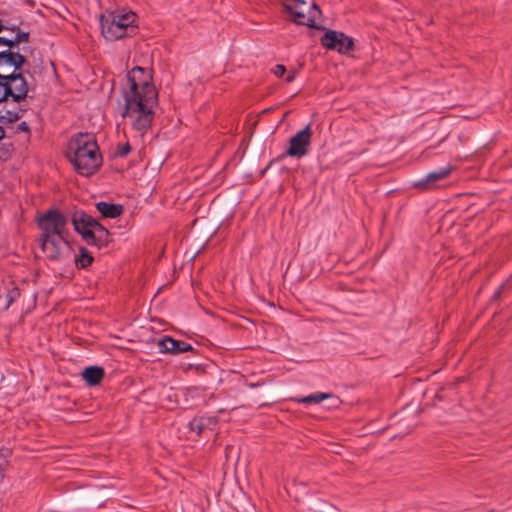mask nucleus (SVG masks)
Returning <instances> with one entry per match:
<instances>
[{
    "mask_svg": "<svg viewBox=\"0 0 512 512\" xmlns=\"http://www.w3.org/2000/svg\"><path fill=\"white\" fill-rule=\"evenodd\" d=\"M143 74L144 70L136 67L127 75L126 84L123 87L125 108L122 116L138 132H144L150 128L154 109L158 104L156 88L148 77L139 78Z\"/></svg>",
    "mask_w": 512,
    "mask_h": 512,
    "instance_id": "nucleus-1",
    "label": "nucleus"
},
{
    "mask_svg": "<svg viewBox=\"0 0 512 512\" xmlns=\"http://www.w3.org/2000/svg\"><path fill=\"white\" fill-rule=\"evenodd\" d=\"M40 234L38 242L46 259L64 262L72 255L68 240L69 218L57 209H49L37 218Z\"/></svg>",
    "mask_w": 512,
    "mask_h": 512,
    "instance_id": "nucleus-2",
    "label": "nucleus"
},
{
    "mask_svg": "<svg viewBox=\"0 0 512 512\" xmlns=\"http://www.w3.org/2000/svg\"><path fill=\"white\" fill-rule=\"evenodd\" d=\"M70 149L73 150L71 161L79 174L90 176L101 165L102 158L93 135L79 133L73 138Z\"/></svg>",
    "mask_w": 512,
    "mask_h": 512,
    "instance_id": "nucleus-3",
    "label": "nucleus"
},
{
    "mask_svg": "<svg viewBox=\"0 0 512 512\" xmlns=\"http://www.w3.org/2000/svg\"><path fill=\"white\" fill-rule=\"evenodd\" d=\"M71 221L75 231L81 234L88 244L102 247L108 242L109 231L86 212L75 211Z\"/></svg>",
    "mask_w": 512,
    "mask_h": 512,
    "instance_id": "nucleus-4",
    "label": "nucleus"
},
{
    "mask_svg": "<svg viewBox=\"0 0 512 512\" xmlns=\"http://www.w3.org/2000/svg\"><path fill=\"white\" fill-rule=\"evenodd\" d=\"M135 20L136 16L133 12L101 15V33L106 40L116 41L127 35L128 29L132 27Z\"/></svg>",
    "mask_w": 512,
    "mask_h": 512,
    "instance_id": "nucleus-5",
    "label": "nucleus"
},
{
    "mask_svg": "<svg viewBox=\"0 0 512 512\" xmlns=\"http://www.w3.org/2000/svg\"><path fill=\"white\" fill-rule=\"evenodd\" d=\"M282 5L295 23L316 27V21L321 15L317 4H308L304 0H284Z\"/></svg>",
    "mask_w": 512,
    "mask_h": 512,
    "instance_id": "nucleus-6",
    "label": "nucleus"
},
{
    "mask_svg": "<svg viewBox=\"0 0 512 512\" xmlns=\"http://www.w3.org/2000/svg\"><path fill=\"white\" fill-rule=\"evenodd\" d=\"M30 84L28 83L23 69L15 74L6 77L4 81H0V99L5 101L9 97L14 102H21L28 96Z\"/></svg>",
    "mask_w": 512,
    "mask_h": 512,
    "instance_id": "nucleus-7",
    "label": "nucleus"
},
{
    "mask_svg": "<svg viewBox=\"0 0 512 512\" xmlns=\"http://www.w3.org/2000/svg\"><path fill=\"white\" fill-rule=\"evenodd\" d=\"M311 138V126L308 124L290 138L289 146L285 154L298 159L304 157L309 152Z\"/></svg>",
    "mask_w": 512,
    "mask_h": 512,
    "instance_id": "nucleus-8",
    "label": "nucleus"
},
{
    "mask_svg": "<svg viewBox=\"0 0 512 512\" xmlns=\"http://www.w3.org/2000/svg\"><path fill=\"white\" fill-rule=\"evenodd\" d=\"M321 43L328 49H333L339 53H346L353 47V40L343 32L329 30L321 38Z\"/></svg>",
    "mask_w": 512,
    "mask_h": 512,
    "instance_id": "nucleus-9",
    "label": "nucleus"
},
{
    "mask_svg": "<svg viewBox=\"0 0 512 512\" xmlns=\"http://www.w3.org/2000/svg\"><path fill=\"white\" fill-rule=\"evenodd\" d=\"M25 57L18 52L4 54L0 52V81H4L8 76L15 74L22 69L25 63Z\"/></svg>",
    "mask_w": 512,
    "mask_h": 512,
    "instance_id": "nucleus-10",
    "label": "nucleus"
},
{
    "mask_svg": "<svg viewBox=\"0 0 512 512\" xmlns=\"http://www.w3.org/2000/svg\"><path fill=\"white\" fill-rule=\"evenodd\" d=\"M157 348L160 353L179 355L192 350V346L182 340H176L170 336H164L157 341Z\"/></svg>",
    "mask_w": 512,
    "mask_h": 512,
    "instance_id": "nucleus-11",
    "label": "nucleus"
},
{
    "mask_svg": "<svg viewBox=\"0 0 512 512\" xmlns=\"http://www.w3.org/2000/svg\"><path fill=\"white\" fill-rule=\"evenodd\" d=\"M217 421L215 417L210 416H198L193 418L189 422V429L191 432H194L196 435L202 434L205 430H212L216 425Z\"/></svg>",
    "mask_w": 512,
    "mask_h": 512,
    "instance_id": "nucleus-12",
    "label": "nucleus"
},
{
    "mask_svg": "<svg viewBox=\"0 0 512 512\" xmlns=\"http://www.w3.org/2000/svg\"><path fill=\"white\" fill-rule=\"evenodd\" d=\"M96 208L104 218L115 219L123 213V206L121 204H114L106 201L97 202Z\"/></svg>",
    "mask_w": 512,
    "mask_h": 512,
    "instance_id": "nucleus-13",
    "label": "nucleus"
},
{
    "mask_svg": "<svg viewBox=\"0 0 512 512\" xmlns=\"http://www.w3.org/2000/svg\"><path fill=\"white\" fill-rule=\"evenodd\" d=\"M84 381L90 385H98L104 377V370L98 366L86 367L82 372Z\"/></svg>",
    "mask_w": 512,
    "mask_h": 512,
    "instance_id": "nucleus-14",
    "label": "nucleus"
},
{
    "mask_svg": "<svg viewBox=\"0 0 512 512\" xmlns=\"http://www.w3.org/2000/svg\"><path fill=\"white\" fill-rule=\"evenodd\" d=\"M94 258L85 247H80L77 254L74 255V262L77 268L85 269L90 266Z\"/></svg>",
    "mask_w": 512,
    "mask_h": 512,
    "instance_id": "nucleus-15",
    "label": "nucleus"
},
{
    "mask_svg": "<svg viewBox=\"0 0 512 512\" xmlns=\"http://www.w3.org/2000/svg\"><path fill=\"white\" fill-rule=\"evenodd\" d=\"M451 172V167H443L436 171L430 172L426 175L424 182L432 183L441 179L446 178Z\"/></svg>",
    "mask_w": 512,
    "mask_h": 512,
    "instance_id": "nucleus-16",
    "label": "nucleus"
},
{
    "mask_svg": "<svg viewBox=\"0 0 512 512\" xmlns=\"http://www.w3.org/2000/svg\"><path fill=\"white\" fill-rule=\"evenodd\" d=\"M330 397H331V394H328V393H315V394H311V395L301 398L299 400V402L306 403V404H309V403L318 404V403H321L323 400L328 399Z\"/></svg>",
    "mask_w": 512,
    "mask_h": 512,
    "instance_id": "nucleus-17",
    "label": "nucleus"
},
{
    "mask_svg": "<svg viewBox=\"0 0 512 512\" xmlns=\"http://www.w3.org/2000/svg\"><path fill=\"white\" fill-rule=\"evenodd\" d=\"M21 117L20 111L8 110L4 114L0 113V120L6 123H13Z\"/></svg>",
    "mask_w": 512,
    "mask_h": 512,
    "instance_id": "nucleus-18",
    "label": "nucleus"
},
{
    "mask_svg": "<svg viewBox=\"0 0 512 512\" xmlns=\"http://www.w3.org/2000/svg\"><path fill=\"white\" fill-rule=\"evenodd\" d=\"M3 30V25L0 23V32ZM3 51L4 54L11 53V40L9 38L0 37V52Z\"/></svg>",
    "mask_w": 512,
    "mask_h": 512,
    "instance_id": "nucleus-19",
    "label": "nucleus"
},
{
    "mask_svg": "<svg viewBox=\"0 0 512 512\" xmlns=\"http://www.w3.org/2000/svg\"><path fill=\"white\" fill-rule=\"evenodd\" d=\"M9 449H4L0 451V478L3 476V472L8 465L7 457L10 455Z\"/></svg>",
    "mask_w": 512,
    "mask_h": 512,
    "instance_id": "nucleus-20",
    "label": "nucleus"
},
{
    "mask_svg": "<svg viewBox=\"0 0 512 512\" xmlns=\"http://www.w3.org/2000/svg\"><path fill=\"white\" fill-rule=\"evenodd\" d=\"M29 34L26 32H17L12 38H9L11 40V47L13 48L15 45L19 44L23 41H28Z\"/></svg>",
    "mask_w": 512,
    "mask_h": 512,
    "instance_id": "nucleus-21",
    "label": "nucleus"
},
{
    "mask_svg": "<svg viewBox=\"0 0 512 512\" xmlns=\"http://www.w3.org/2000/svg\"><path fill=\"white\" fill-rule=\"evenodd\" d=\"M272 72L273 74L276 76V77H282L284 76L285 72H286V68L284 65H281V64H277L273 69H272Z\"/></svg>",
    "mask_w": 512,
    "mask_h": 512,
    "instance_id": "nucleus-22",
    "label": "nucleus"
},
{
    "mask_svg": "<svg viewBox=\"0 0 512 512\" xmlns=\"http://www.w3.org/2000/svg\"><path fill=\"white\" fill-rule=\"evenodd\" d=\"M130 145L129 144H125L124 146H122L119 151H118V154L120 156H126L129 152H130Z\"/></svg>",
    "mask_w": 512,
    "mask_h": 512,
    "instance_id": "nucleus-23",
    "label": "nucleus"
},
{
    "mask_svg": "<svg viewBox=\"0 0 512 512\" xmlns=\"http://www.w3.org/2000/svg\"><path fill=\"white\" fill-rule=\"evenodd\" d=\"M18 130L23 131V132H28L29 126L26 122L23 121L18 125Z\"/></svg>",
    "mask_w": 512,
    "mask_h": 512,
    "instance_id": "nucleus-24",
    "label": "nucleus"
},
{
    "mask_svg": "<svg viewBox=\"0 0 512 512\" xmlns=\"http://www.w3.org/2000/svg\"><path fill=\"white\" fill-rule=\"evenodd\" d=\"M295 77H296V73H295V71H290V72L288 73L287 77H286V82H288V83L293 82V81H294V79H295Z\"/></svg>",
    "mask_w": 512,
    "mask_h": 512,
    "instance_id": "nucleus-25",
    "label": "nucleus"
},
{
    "mask_svg": "<svg viewBox=\"0 0 512 512\" xmlns=\"http://www.w3.org/2000/svg\"><path fill=\"white\" fill-rule=\"evenodd\" d=\"M5 137V131L2 126H0V141Z\"/></svg>",
    "mask_w": 512,
    "mask_h": 512,
    "instance_id": "nucleus-26",
    "label": "nucleus"
}]
</instances>
